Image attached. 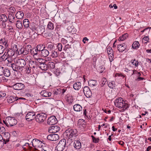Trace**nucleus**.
<instances>
[{"label": "nucleus", "instance_id": "9", "mask_svg": "<svg viewBox=\"0 0 151 151\" xmlns=\"http://www.w3.org/2000/svg\"><path fill=\"white\" fill-rule=\"evenodd\" d=\"M83 93L87 98H90L92 95V93L90 88L87 86H85L83 89Z\"/></svg>", "mask_w": 151, "mask_h": 151}, {"label": "nucleus", "instance_id": "41", "mask_svg": "<svg viewBox=\"0 0 151 151\" xmlns=\"http://www.w3.org/2000/svg\"><path fill=\"white\" fill-rule=\"evenodd\" d=\"M4 74L6 77H9L10 75V71L9 70L6 69L4 70Z\"/></svg>", "mask_w": 151, "mask_h": 151}, {"label": "nucleus", "instance_id": "58", "mask_svg": "<svg viewBox=\"0 0 151 151\" xmlns=\"http://www.w3.org/2000/svg\"><path fill=\"white\" fill-rule=\"evenodd\" d=\"M5 49L4 47L2 45H0V55L2 54Z\"/></svg>", "mask_w": 151, "mask_h": 151}, {"label": "nucleus", "instance_id": "16", "mask_svg": "<svg viewBox=\"0 0 151 151\" xmlns=\"http://www.w3.org/2000/svg\"><path fill=\"white\" fill-rule=\"evenodd\" d=\"M40 94L42 96L46 97L50 96L52 95L50 92L46 90L42 91L40 93Z\"/></svg>", "mask_w": 151, "mask_h": 151}, {"label": "nucleus", "instance_id": "33", "mask_svg": "<svg viewBox=\"0 0 151 151\" xmlns=\"http://www.w3.org/2000/svg\"><path fill=\"white\" fill-rule=\"evenodd\" d=\"M29 22L27 19H25L23 21V24L24 26L26 28H28L29 26Z\"/></svg>", "mask_w": 151, "mask_h": 151}, {"label": "nucleus", "instance_id": "4", "mask_svg": "<svg viewBox=\"0 0 151 151\" xmlns=\"http://www.w3.org/2000/svg\"><path fill=\"white\" fill-rule=\"evenodd\" d=\"M66 139H64L60 141L56 147V150L58 151H62L65 148L66 145H69L68 144H67V143H66Z\"/></svg>", "mask_w": 151, "mask_h": 151}, {"label": "nucleus", "instance_id": "45", "mask_svg": "<svg viewBox=\"0 0 151 151\" xmlns=\"http://www.w3.org/2000/svg\"><path fill=\"white\" fill-rule=\"evenodd\" d=\"M30 51L32 55H35L38 53V51L36 48H33L32 49H30Z\"/></svg>", "mask_w": 151, "mask_h": 151}, {"label": "nucleus", "instance_id": "43", "mask_svg": "<svg viewBox=\"0 0 151 151\" xmlns=\"http://www.w3.org/2000/svg\"><path fill=\"white\" fill-rule=\"evenodd\" d=\"M131 62L132 65H134L136 67H137L138 66L139 62L135 59L132 60L131 61Z\"/></svg>", "mask_w": 151, "mask_h": 151}, {"label": "nucleus", "instance_id": "49", "mask_svg": "<svg viewBox=\"0 0 151 151\" xmlns=\"http://www.w3.org/2000/svg\"><path fill=\"white\" fill-rule=\"evenodd\" d=\"M24 68L25 69V71L27 73L29 74L31 73V68H30V67H29V66H25Z\"/></svg>", "mask_w": 151, "mask_h": 151}, {"label": "nucleus", "instance_id": "60", "mask_svg": "<svg viewBox=\"0 0 151 151\" xmlns=\"http://www.w3.org/2000/svg\"><path fill=\"white\" fill-rule=\"evenodd\" d=\"M115 76L116 77H122V78H123L124 77H125V76L123 75V74L122 73H116L115 75Z\"/></svg>", "mask_w": 151, "mask_h": 151}, {"label": "nucleus", "instance_id": "28", "mask_svg": "<svg viewBox=\"0 0 151 151\" xmlns=\"http://www.w3.org/2000/svg\"><path fill=\"white\" fill-rule=\"evenodd\" d=\"M8 20L10 22L13 23L15 22V17L14 15L9 14L8 18Z\"/></svg>", "mask_w": 151, "mask_h": 151}, {"label": "nucleus", "instance_id": "24", "mask_svg": "<svg viewBox=\"0 0 151 151\" xmlns=\"http://www.w3.org/2000/svg\"><path fill=\"white\" fill-rule=\"evenodd\" d=\"M46 47L49 50H52L54 49V44L53 43L50 42L47 43Z\"/></svg>", "mask_w": 151, "mask_h": 151}, {"label": "nucleus", "instance_id": "30", "mask_svg": "<svg viewBox=\"0 0 151 151\" xmlns=\"http://www.w3.org/2000/svg\"><path fill=\"white\" fill-rule=\"evenodd\" d=\"M29 66L30 68H35L36 66V62L32 60L29 61Z\"/></svg>", "mask_w": 151, "mask_h": 151}, {"label": "nucleus", "instance_id": "56", "mask_svg": "<svg viewBox=\"0 0 151 151\" xmlns=\"http://www.w3.org/2000/svg\"><path fill=\"white\" fill-rule=\"evenodd\" d=\"M59 94H60V93H59V92L58 90H57V91H55L54 92V96L53 98H52L54 99H56V96L58 95Z\"/></svg>", "mask_w": 151, "mask_h": 151}, {"label": "nucleus", "instance_id": "54", "mask_svg": "<svg viewBox=\"0 0 151 151\" xmlns=\"http://www.w3.org/2000/svg\"><path fill=\"white\" fill-rule=\"evenodd\" d=\"M91 137L93 141V142H95V143H97L99 142V138H96L93 135H91Z\"/></svg>", "mask_w": 151, "mask_h": 151}, {"label": "nucleus", "instance_id": "7", "mask_svg": "<svg viewBox=\"0 0 151 151\" xmlns=\"http://www.w3.org/2000/svg\"><path fill=\"white\" fill-rule=\"evenodd\" d=\"M35 114V112H29L27 114L26 116V119L28 121H32L35 118V119L36 117Z\"/></svg>", "mask_w": 151, "mask_h": 151}, {"label": "nucleus", "instance_id": "22", "mask_svg": "<svg viewBox=\"0 0 151 151\" xmlns=\"http://www.w3.org/2000/svg\"><path fill=\"white\" fill-rule=\"evenodd\" d=\"M73 109L75 111H80L82 110V108L80 104H76L74 105Z\"/></svg>", "mask_w": 151, "mask_h": 151}, {"label": "nucleus", "instance_id": "10", "mask_svg": "<svg viewBox=\"0 0 151 151\" xmlns=\"http://www.w3.org/2000/svg\"><path fill=\"white\" fill-rule=\"evenodd\" d=\"M57 123V119L55 116H51L48 119L47 123L50 125H53Z\"/></svg>", "mask_w": 151, "mask_h": 151}, {"label": "nucleus", "instance_id": "47", "mask_svg": "<svg viewBox=\"0 0 151 151\" xmlns=\"http://www.w3.org/2000/svg\"><path fill=\"white\" fill-rule=\"evenodd\" d=\"M24 48L20 47V48H18V50L17 51V54L18 55H20L21 54H22L23 52H24Z\"/></svg>", "mask_w": 151, "mask_h": 151}, {"label": "nucleus", "instance_id": "29", "mask_svg": "<svg viewBox=\"0 0 151 151\" xmlns=\"http://www.w3.org/2000/svg\"><path fill=\"white\" fill-rule=\"evenodd\" d=\"M39 67L42 70H47V65L45 64L44 62L39 64Z\"/></svg>", "mask_w": 151, "mask_h": 151}, {"label": "nucleus", "instance_id": "61", "mask_svg": "<svg viewBox=\"0 0 151 151\" xmlns=\"http://www.w3.org/2000/svg\"><path fill=\"white\" fill-rule=\"evenodd\" d=\"M109 59L110 62H111L113 60L114 55L113 54H111L109 55Z\"/></svg>", "mask_w": 151, "mask_h": 151}, {"label": "nucleus", "instance_id": "21", "mask_svg": "<svg viewBox=\"0 0 151 151\" xmlns=\"http://www.w3.org/2000/svg\"><path fill=\"white\" fill-rule=\"evenodd\" d=\"M49 54V51L45 49H44L40 53V55L41 56L43 57H46Z\"/></svg>", "mask_w": 151, "mask_h": 151}, {"label": "nucleus", "instance_id": "17", "mask_svg": "<svg viewBox=\"0 0 151 151\" xmlns=\"http://www.w3.org/2000/svg\"><path fill=\"white\" fill-rule=\"evenodd\" d=\"M18 100V97L15 96H10L7 99V102L9 103H11L14 102L15 101Z\"/></svg>", "mask_w": 151, "mask_h": 151}, {"label": "nucleus", "instance_id": "55", "mask_svg": "<svg viewBox=\"0 0 151 151\" xmlns=\"http://www.w3.org/2000/svg\"><path fill=\"white\" fill-rule=\"evenodd\" d=\"M13 50L14 51V53L15 52H17V51H18V48L17 47V46L16 45H14L13 47Z\"/></svg>", "mask_w": 151, "mask_h": 151}, {"label": "nucleus", "instance_id": "18", "mask_svg": "<svg viewBox=\"0 0 151 151\" xmlns=\"http://www.w3.org/2000/svg\"><path fill=\"white\" fill-rule=\"evenodd\" d=\"M73 146L75 149H79L81 147V143L78 140H76L74 142Z\"/></svg>", "mask_w": 151, "mask_h": 151}, {"label": "nucleus", "instance_id": "38", "mask_svg": "<svg viewBox=\"0 0 151 151\" xmlns=\"http://www.w3.org/2000/svg\"><path fill=\"white\" fill-rule=\"evenodd\" d=\"M16 26L17 27L18 29H22L23 27L22 22L20 20H18L16 22Z\"/></svg>", "mask_w": 151, "mask_h": 151}, {"label": "nucleus", "instance_id": "20", "mask_svg": "<svg viewBox=\"0 0 151 151\" xmlns=\"http://www.w3.org/2000/svg\"><path fill=\"white\" fill-rule=\"evenodd\" d=\"M150 29H151V28H147L141 31V32L144 33L145 35L149 36V35L151 34V31Z\"/></svg>", "mask_w": 151, "mask_h": 151}, {"label": "nucleus", "instance_id": "63", "mask_svg": "<svg viewBox=\"0 0 151 151\" xmlns=\"http://www.w3.org/2000/svg\"><path fill=\"white\" fill-rule=\"evenodd\" d=\"M6 93L2 91H0V98L4 97L6 96Z\"/></svg>", "mask_w": 151, "mask_h": 151}, {"label": "nucleus", "instance_id": "2", "mask_svg": "<svg viewBox=\"0 0 151 151\" xmlns=\"http://www.w3.org/2000/svg\"><path fill=\"white\" fill-rule=\"evenodd\" d=\"M25 60L21 58L16 59L14 60V63H12L11 67L13 70L16 71H21L23 70L26 65Z\"/></svg>", "mask_w": 151, "mask_h": 151}, {"label": "nucleus", "instance_id": "25", "mask_svg": "<svg viewBox=\"0 0 151 151\" xmlns=\"http://www.w3.org/2000/svg\"><path fill=\"white\" fill-rule=\"evenodd\" d=\"M47 70H50L51 69H53L55 68V64L54 62H49L47 64Z\"/></svg>", "mask_w": 151, "mask_h": 151}, {"label": "nucleus", "instance_id": "52", "mask_svg": "<svg viewBox=\"0 0 151 151\" xmlns=\"http://www.w3.org/2000/svg\"><path fill=\"white\" fill-rule=\"evenodd\" d=\"M115 83L114 81L110 82L108 84V86L111 88H113L115 86Z\"/></svg>", "mask_w": 151, "mask_h": 151}, {"label": "nucleus", "instance_id": "5", "mask_svg": "<svg viewBox=\"0 0 151 151\" xmlns=\"http://www.w3.org/2000/svg\"><path fill=\"white\" fill-rule=\"evenodd\" d=\"M47 115L42 113L38 114L36 116L35 120L39 123H42L46 119Z\"/></svg>", "mask_w": 151, "mask_h": 151}, {"label": "nucleus", "instance_id": "34", "mask_svg": "<svg viewBox=\"0 0 151 151\" xmlns=\"http://www.w3.org/2000/svg\"><path fill=\"white\" fill-rule=\"evenodd\" d=\"M59 55V53L55 50H52L51 52V56L53 58L57 57Z\"/></svg>", "mask_w": 151, "mask_h": 151}, {"label": "nucleus", "instance_id": "35", "mask_svg": "<svg viewBox=\"0 0 151 151\" xmlns=\"http://www.w3.org/2000/svg\"><path fill=\"white\" fill-rule=\"evenodd\" d=\"M8 58H9L6 54V52H5L2 56L0 57V62H2L4 61H5Z\"/></svg>", "mask_w": 151, "mask_h": 151}, {"label": "nucleus", "instance_id": "59", "mask_svg": "<svg viewBox=\"0 0 151 151\" xmlns=\"http://www.w3.org/2000/svg\"><path fill=\"white\" fill-rule=\"evenodd\" d=\"M57 47L58 49V50L61 51L62 50V45L61 43H58L57 45Z\"/></svg>", "mask_w": 151, "mask_h": 151}, {"label": "nucleus", "instance_id": "53", "mask_svg": "<svg viewBox=\"0 0 151 151\" xmlns=\"http://www.w3.org/2000/svg\"><path fill=\"white\" fill-rule=\"evenodd\" d=\"M5 129L4 127L3 126H1V124H0V133L1 134H3L4 133H6L5 132Z\"/></svg>", "mask_w": 151, "mask_h": 151}, {"label": "nucleus", "instance_id": "12", "mask_svg": "<svg viewBox=\"0 0 151 151\" xmlns=\"http://www.w3.org/2000/svg\"><path fill=\"white\" fill-rule=\"evenodd\" d=\"M60 130L59 126L58 125L53 126L50 127L48 129V132L50 133H55Z\"/></svg>", "mask_w": 151, "mask_h": 151}, {"label": "nucleus", "instance_id": "57", "mask_svg": "<svg viewBox=\"0 0 151 151\" xmlns=\"http://www.w3.org/2000/svg\"><path fill=\"white\" fill-rule=\"evenodd\" d=\"M8 62L9 63L8 64H7V65L8 66H10L11 67V63L12 62V60L11 59V58H9L7 59Z\"/></svg>", "mask_w": 151, "mask_h": 151}, {"label": "nucleus", "instance_id": "50", "mask_svg": "<svg viewBox=\"0 0 151 151\" xmlns=\"http://www.w3.org/2000/svg\"><path fill=\"white\" fill-rule=\"evenodd\" d=\"M7 43V42L4 38L1 39L0 40V43L3 44V45L6 46Z\"/></svg>", "mask_w": 151, "mask_h": 151}, {"label": "nucleus", "instance_id": "37", "mask_svg": "<svg viewBox=\"0 0 151 151\" xmlns=\"http://www.w3.org/2000/svg\"><path fill=\"white\" fill-rule=\"evenodd\" d=\"M128 34L125 33L123 34L122 36L120 37L119 39V40L121 41H123L126 39L128 37Z\"/></svg>", "mask_w": 151, "mask_h": 151}, {"label": "nucleus", "instance_id": "23", "mask_svg": "<svg viewBox=\"0 0 151 151\" xmlns=\"http://www.w3.org/2000/svg\"><path fill=\"white\" fill-rule=\"evenodd\" d=\"M24 16L23 12L22 11H18L15 14L16 17L18 19H22Z\"/></svg>", "mask_w": 151, "mask_h": 151}, {"label": "nucleus", "instance_id": "36", "mask_svg": "<svg viewBox=\"0 0 151 151\" xmlns=\"http://www.w3.org/2000/svg\"><path fill=\"white\" fill-rule=\"evenodd\" d=\"M88 83V84L91 86H93L97 85V81L93 80L89 81Z\"/></svg>", "mask_w": 151, "mask_h": 151}, {"label": "nucleus", "instance_id": "44", "mask_svg": "<svg viewBox=\"0 0 151 151\" xmlns=\"http://www.w3.org/2000/svg\"><path fill=\"white\" fill-rule=\"evenodd\" d=\"M107 52L108 55H110L111 54H114L113 50L111 47H109L107 48Z\"/></svg>", "mask_w": 151, "mask_h": 151}, {"label": "nucleus", "instance_id": "1", "mask_svg": "<svg viewBox=\"0 0 151 151\" xmlns=\"http://www.w3.org/2000/svg\"><path fill=\"white\" fill-rule=\"evenodd\" d=\"M77 135V131L75 129H68L64 133V139L67 140V144L70 145L73 142V138Z\"/></svg>", "mask_w": 151, "mask_h": 151}, {"label": "nucleus", "instance_id": "32", "mask_svg": "<svg viewBox=\"0 0 151 151\" xmlns=\"http://www.w3.org/2000/svg\"><path fill=\"white\" fill-rule=\"evenodd\" d=\"M46 47L45 46H43V45H39L37 46L36 48L38 52H41Z\"/></svg>", "mask_w": 151, "mask_h": 151}, {"label": "nucleus", "instance_id": "19", "mask_svg": "<svg viewBox=\"0 0 151 151\" xmlns=\"http://www.w3.org/2000/svg\"><path fill=\"white\" fill-rule=\"evenodd\" d=\"M126 48V46L124 43L118 45L117 46V48L119 52L124 51Z\"/></svg>", "mask_w": 151, "mask_h": 151}, {"label": "nucleus", "instance_id": "15", "mask_svg": "<svg viewBox=\"0 0 151 151\" xmlns=\"http://www.w3.org/2000/svg\"><path fill=\"white\" fill-rule=\"evenodd\" d=\"M4 136L3 138V142L4 144H6L9 141L10 134L8 132L4 133Z\"/></svg>", "mask_w": 151, "mask_h": 151}, {"label": "nucleus", "instance_id": "40", "mask_svg": "<svg viewBox=\"0 0 151 151\" xmlns=\"http://www.w3.org/2000/svg\"><path fill=\"white\" fill-rule=\"evenodd\" d=\"M47 27L49 29H53L54 28V24L51 22H49L47 25Z\"/></svg>", "mask_w": 151, "mask_h": 151}, {"label": "nucleus", "instance_id": "13", "mask_svg": "<svg viewBox=\"0 0 151 151\" xmlns=\"http://www.w3.org/2000/svg\"><path fill=\"white\" fill-rule=\"evenodd\" d=\"M8 17L5 14H2L0 15V21L2 22L3 27L5 28L6 27L5 22H6L8 20Z\"/></svg>", "mask_w": 151, "mask_h": 151}, {"label": "nucleus", "instance_id": "51", "mask_svg": "<svg viewBox=\"0 0 151 151\" xmlns=\"http://www.w3.org/2000/svg\"><path fill=\"white\" fill-rule=\"evenodd\" d=\"M8 11L12 14H13L15 12V9L13 7H11L8 9Z\"/></svg>", "mask_w": 151, "mask_h": 151}, {"label": "nucleus", "instance_id": "46", "mask_svg": "<svg viewBox=\"0 0 151 151\" xmlns=\"http://www.w3.org/2000/svg\"><path fill=\"white\" fill-rule=\"evenodd\" d=\"M85 122L84 120L82 119H79L78 120V125H84L83 127H84L85 126Z\"/></svg>", "mask_w": 151, "mask_h": 151}, {"label": "nucleus", "instance_id": "3", "mask_svg": "<svg viewBox=\"0 0 151 151\" xmlns=\"http://www.w3.org/2000/svg\"><path fill=\"white\" fill-rule=\"evenodd\" d=\"M114 104L115 106L120 109L121 112H124L128 107L127 103L123 100L121 97L116 99L114 101Z\"/></svg>", "mask_w": 151, "mask_h": 151}, {"label": "nucleus", "instance_id": "39", "mask_svg": "<svg viewBox=\"0 0 151 151\" xmlns=\"http://www.w3.org/2000/svg\"><path fill=\"white\" fill-rule=\"evenodd\" d=\"M139 42L137 41H135L134 42L132 45V47L133 49H136L139 47Z\"/></svg>", "mask_w": 151, "mask_h": 151}, {"label": "nucleus", "instance_id": "8", "mask_svg": "<svg viewBox=\"0 0 151 151\" xmlns=\"http://www.w3.org/2000/svg\"><path fill=\"white\" fill-rule=\"evenodd\" d=\"M7 126H12L15 125L17 123V120L14 118L9 117L7 119Z\"/></svg>", "mask_w": 151, "mask_h": 151}, {"label": "nucleus", "instance_id": "6", "mask_svg": "<svg viewBox=\"0 0 151 151\" xmlns=\"http://www.w3.org/2000/svg\"><path fill=\"white\" fill-rule=\"evenodd\" d=\"M32 143L33 146L35 148L41 147L44 144L42 141L37 139H33Z\"/></svg>", "mask_w": 151, "mask_h": 151}, {"label": "nucleus", "instance_id": "27", "mask_svg": "<svg viewBox=\"0 0 151 151\" xmlns=\"http://www.w3.org/2000/svg\"><path fill=\"white\" fill-rule=\"evenodd\" d=\"M6 54L8 58H11L15 54L14 52L12 49L9 50Z\"/></svg>", "mask_w": 151, "mask_h": 151}, {"label": "nucleus", "instance_id": "64", "mask_svg": "<svg viewBox=\"0 0 151 151\" xmlns=\"http://www.w3.org/2000/svg\"><path fill=\"white\" fill-rule=\"evenodd\" d=\"M33 58L36 60H37L40 58V56L38 53L33 55Z\"/></svg>", "mask_w": 151, "mask_h": 151}, {"label": "nucleus", "instance_id": "62", "mask_svg": "<svg viewBox=\"0 0 151 151\" xmlns=\"http://www.w3.org/2000/svg\"><path fill=\"white\" fill-rule=\"evenodd\" d=\"M4 67H0V76H2L4 74Z\"/></svg>", "mask_w": 151, "mask_h": 151}, {"label": "nucleus", "instance_id": "31", "mask_svg": "<svg viewBox=\"0 0 151 151\" xmlns=\"http://www.w3.org/2000/svg\"><path fill=\"white\" fill-rule=\"evenodd\" d=\"M81 83L80 82H77L75 83L73 86L74 88L76 90H78L81 88Z\"/></svg>", "mask_w": 151, "mask_h": 151}, {"label": "nucleus", "instance_id": "14", "mask_svg": "<svg viewBox=\"0 0 151 151\" xmlns=\"http://www.w3.org/2000/svg\"><path fill=\"white\" fill-rule=\"evenodd\" d=\"M24 85L22 83H17L13 86V88L16 90H20L24 88Z\"/></svg>", "mask_w": 151, "mask_h": 151}, {"label": "nucleus", "instance_id": "11", "mask_svg": "<svg viewBox=\"0 0 151 151\" xmlns=\"http://www.w3.org/2000/svg\"><path fill=\"white\" fill-rule=\"evenodd\" d=\"M59 138V135L57 134H51L49 135L47 137V138L49 140L51 141H55L58 140Z\"/></svg>", "mask_w": 151, "mask_h": 151}, {"label": "nucleus", "instance_id": "26", "mask_svg": "<svg viewBox=\"0 0 151 151\" xmlns=\"http://www.w3.org/2000/svg\"><path fill=\"white\" fill-rule=\"evenodd\" d=\"M125 71L131 74V76H132L134 74H136L137 72V71L136 70H130L128 68H125Z\"/></svg>", "mask_w": 151, "mask_h": 151}, {"label": "nucleus", "instance_id": "48", "mask_svg": "<svg viewBox=\"0 0 151 151\" xmlns=\"http://www.w3.org/2000/svg\"><path fill=\"white\" fill-rule=\"evenodd\" d=\"M66 101L69 104H71L73 101L72 98L70 96H68L67 97Z\"/></svg>", "mask_w": 151, "mask_h": 151}, {"label": "nucleus", "instance_id": "42", "mask_svg": "<svg viewBox=\"0 0 151 151\" xmlns=\"http://www.w3.org/2000/svg\"><path fill=\"white\" fill-rule=\"evenodd\" d=\"M149 38L148 36H145L142 39V42L145 43L149 42Z\"/></svg>", "mask_w": 151, "mask_h": 151}]
</instances>
